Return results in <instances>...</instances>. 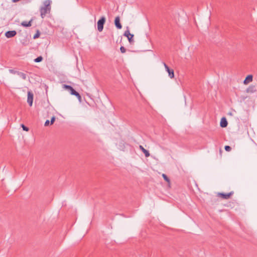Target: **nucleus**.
Here are the masks:
<instances>
[{
	"instance_id": "23",
	"label": "nucleus",
	"mask_w": 257,
	"mask_h": 257,
	"mask_svg": "<svg viewBox=\"0 0 257 257\" xmlns=\"http://www.w3.org/2000/svg\"><path fill=\"white\" fill-rule=\"evenodd\" d=\"M120 51L121 53H124L126 51V49L122 46L120 47Z\"/></svg>"
},
{
	"instance_id": "12",
	"label": "nucleus",
	"mask_w": 257,
	"mask_h": 257,
	"mask_svg": "<svg viewBox=\"0 0 257 257\" xmlns=\"http://www.w3.org/2000/svg\"><path fill=\"white\" fill-rule=\"evenodd\" d=\"M256 91V87L255 85H250L246 90L247 93H252Z\"/></svg>"
},
{
	"instance_id": "25",
	"label": "nucleus",
	"mask_w": 257,
	"mask_h": 257,
	"mask_svg": "<svg viewBox=\"0 0 257 257\" xmlns=\"http://www.w3.org/2000/svg\"><path fill=\"white\" fill-rule=\"evenodd\" d=\"M47 109L48 110V111L52 110L53 109L52 106H48L47 107Z\"/></svg>"
},
{
	"instance_id": "7",
	"label": "nucleus",
	"mask_w": 257,
	"mask_h": 257,
	"mask_svg": "<svg viewBox=\"0 0 257 257\" xmlns=\"http://www.w3.org/2000/svg\"><path fill=\"white\" fill-rule=\"evenodd\" d=\"M63 88L68 90L71 95H74L76 91L71 85L67 84H63L62 86Z\"/></svg>"
},
{
	"instance_id": "21",
	"label": "nucleus",
	"mask_w": 257,
	"mask_h": 257,
	"mask_svg": "<svg viewBox=\"0 0 257 257\" xmlns=\"http://www.w3.org/2000/svg\"><path fill=\"white\" fill-rule=\"evenodd\" d=\"M55 119H56V117L54 115H53L51 118L50 124H53L54 123V122H55Z\"/></svg>"
},
{
	"instance_id": "6",
	"label": "nucleus",
	"mask_w": 257,
	"mask_h": 257,
	"mask_svg": "<svg viewBox=\"0 0 257 257\" xmlns=\"http://www.w3.org/2000/svg\"><path fill=\"white\" fill-rule=\"evenodd\" d=\"M9 72L12 74H17V75H19L24 80H26L27 78L26 74L23 72L18 71L15 70L14 69H10Z\"/></svg>"
},
{
	"instance_id": "15",
	"label": "nucleus",
	"mask_w": 257,
	"mask_h": 257,
	"mask_svg": "<svg viewBox=\"0 0 257 257\" xmlns=\"http://www.w3.org/2000/svg\"><path fill=\"white\" fill-rule=\"evenodd\" d=\"M139 148L144 153L146 157H149L150 156L149 151L145 149L142 145L139 146Z\"/></svg>"
},
{
	"instance_id": "8",
	"label": "nucleus",
	"mask_w": 257,
	"mask_h": 257,
	"mask_svg": "<svg viewBox=\"0 0 257 257\" xmlns=\"http://www.w3.org/2000/svg\"><path fill=\"white\" fill-rule=\"evenodd\" d=\"M34 95L32 92L29 91L28 92L27 102L30 106H32L33 104Z\"/></svg>"
},
{
	"instance_id": "17",
	"label": "nucleus",
	"mask_w": 257,
	"mask_h": 257,
	"mask_svg": "<svg viewBox=\"0 0 257 257\" xmlns=\"http://www.w3.org/2000/svg\"><path fill=\"white\" fill-rule=\"evenodd\" d=\"M162 177L165 181H166L167 183L170 184V180L169 178V177L165 174H162Z\"/></svg>"
},
{
	"instance_id": "20",
	"label": "nucleus",
	"mask_w": 257,
	"mask_h": 257,
	"mask_svg": "<svg viewBox=\"0 0 257 257\" xmlns=\"http://www.w3.org/2000/svg\"><path fill=\"white\" fill-rule=\"evenodd\" d=\"M21 127L23 128V130L25 131H28L29 128L26 126V125H25L24 124H21Z\"/></svg>"
},
{
	"instance_id": "13",
	"label": "nucleus",
	"mask_w": 257,
	"mask_h": 257,
	"mask_svg": "<svg viewBox=\"0 0 257 257\" xmlns=\"http://www.w3.org/2000/svg\"><path fill=\"white\" fill-rule=\"evenodd\" d=\"M253 76L252 75H248L245 78V79L243 80V84H247L250 82H251L252 81Z\"/></svg>"
},
{
	"instance_id": "14",
	"label": "nucleus",
	"mask_w": 257,
	"mask_h": 257,
	"mask_svg": "<svg viewBox=\"0 0 257 257\" xmlns=\"http://www.w3.org/2000/svg\"><path fill=\"white\" fill-rule=\"evenodd\" d=\"M33 19H32L29 22L27 21H23L21 23V25L24 27H29L32 26V22L33 21Z\"/></svg>"
},
{
	"instance_id": "2",
	"label": "nucleus",
	"mask_w": 257,
	"mask_h": 257,
	"mask_svg": "<svg viewBox=\"0 0 257 257\" xmlns=\"http://www.w3.org/2000/svg\"><path fill=\"white\" fill-rule=\"evenodd\" d=\"M105 22V17H100V19L97 21V29L99 32L103 31L104 25Z\"/></svg>"
},
{
	"instance_id": "19",
	"label": "nucleus",
	"mask_w": 257,
	"mask_h": 257,
	"mask_svg": "<svg viewBox=\"0 0 257 257\" xmlns=\"http://www.w3.org/2000/svg\"><path fill=\"white\" fill-rule=\"evenodd\" d=\"M40 32L39 30H37L36 34L33 36V39H36L40 37Z\"/></svg>"
},
{
	"instance_id": "5",
	"label": "nucleus",
	"mask_w": 257,
	"mask_h": 257,
	"mask_svg": "<svg viewBox=\"0 0 257 257\" xmlns=\"http://www.w3.org/2000/svg\"><path fill=\"white\" fill-rule=\"evenodd\" d=\"M163 65L165 67L166 71L168 73V75L170 78H173L174 77V72L173 69L170 68L169 67L165 62H163Z\"/></svg>"
},
{
	"instance_id": "9",
	"label": "nucleus",
	"mask_w": 257,
	"mask_h": 257,
	"mask_svg": "<svg viewBox=\"0 0 257 257\" xmlns=\"http://www.w3.org/2000/svg\"><path fill=\"white\" fill-rule=\"evenodd\" d=\"M17 35V32L15 30L7 31L5 36L7 38H11L14 37Z\"/></svg>"
},
{
	"instance_id": "18",
	"label": "nucleus",
	"mask_w": 257,
	"mask_h": 257,
	"mask_svg": "<svg viewBox=\"0 0 257 257\" xmlns=\"http://www.w3.org/2000/svg\"><path fill=\"white\" fill-rule=\"evenodd\" d=\"M73 95L76 96L77 97V98H78L79 101L80 102H81V101H82L81 96L80 94L77 91H76Z\"/></svg>"
},
{
	"instance_id": "16",
	"label": "nucleus",
	"mask_w": 257,
	"mask_h": 257,
	"mask_svg": "<svg viewBox=\"0 0 257 257\" xmlns=\"http://www.w3.org/2000/svg\"><path fill=\"white\" fill-rule=\"evenodd\" d=\"M43 58L42 56H38L36 58H35L34 61L35 62L38 63L42 61Z\"/></svg>"
},
{
	"instance_id": "10",
	"label": "nucleus",
	"mask_w": 257,
	"mask_h": 257,
	"mask_svg": "<svg viewBox=\"0 0 257 257\" xmlns=\"http://www.w3.org/2000/svg\"><path fill=\"white\" fill-rule=\"evenodd\" d=\"M114 25L117 29H121L122 25L120 22V17H115Z\"/></svg>"
},
{
	"instance_id": "4",
	"label": "nucleus",
	"mask_w": 257,
	"mask_h": 257,
	"mask_svg": "<svg viewBox=\"0 0 257 257\" xmlns=\"http://www.w3.org/2000/svg\"><path fill=\"white\" fill-rule=\"evenodd\" d=\"M234 194L233 191H231L229 193L218 192L217 194V196L223 199H228Z\"/></svg>"
},
{
	"instance_id": "1",
	"label": "nucleus",
	"mask_w": 257,
	"mask_h": 257,
	"mask_svg": "<svg viewBox=\"0 0 257 257\" xmlns=\"http://www.w3.org/2000/svg\"><path fill=\"white\" fill-rule=\"evenodd\" d=\"M51 4L52 1L51 0H45L43 2V6L40 9L41 16L50 14L51 9Z\"/></svg>"
},
{
	"instance_id": "24",
	"label": "nucleus",
	"mask_w": 257,
	"mask_h": 257,
	"mask_svg": "<svg viewBox=\"0 0 257 257\" xmlns=\"http://www.w3.org/2000/svg\"><path fill=\"white\" fill-rule=\"evenodd\" d=\"M49 124H50V121L49 120H46L44 123V125L45 126H47L49 125Z\"/></svg>"
},
{
	"instance_id": "3",
	"label": "nucleus",
	"mask_w": 257,
	"mask_h": 257,
	"mask_svg": "<svg viewBox=\"0 0 257 257\" xmlns=\"http://www.w3.org/2000/svg\"><path fill=\"white\" fill-rule=\"evenodd\" d=\"M123 36L127 37L128 41L131 44H133L134 43V35L130 33L128 27H127V30L124 32Z\"/></svg>"
},
{
	"instance_id": "22",
	"label": "nucleus",
	"mask_w": 257,
	"mask_h": 257,
	"mask_svg": "<svg viewBox=\"0 0 257 257\" xmlns=\"http://www.w3.org/2000/svg\"><path fill=\"white\" fill-rule=\"evenodd\" d=\"M224 149L226 151L229 152L231 151V148L229 146H225L224 147Z\"/></svg>"
},
{
	"instance_id": "11",
	"label": "nucleus",
	"mask_w": 257,
	"mask_h": 257,
	"mask_svg": "<svg viewBox=\"0 0 257 257\" xmlns=\"http://www.w3.org/2000/svg\"><path fill=\"white\" fill-rule=\"evenodd\" d=\"M228 125V122L225 117H222L220 122V126L221 127H226Z\"/></svg>"
}]
</instances>
